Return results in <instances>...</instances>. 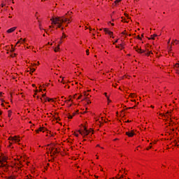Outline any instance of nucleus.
<instances>
[{"instance_id": "f257e3e1", "label": "nucleus", "mask_w": 179, "mask_h": 179, "mask_svg": "<svg viewBox=\"0 0 179 179\" xmlns=\"http://www.w3.org/2000/svg\"><path fill=\"white\" fill-rule=\"evenodd\" d=\"M83 130H84L83 133L80 130H79L78 131L79 134L81 135L88 136V134H90L92 131V130L88 131L86 127H83Z\"/></svg>"}, {"instance_id": "f03ea898", "label": "nucleus", "mask_w": 179, "mask_h": 179, "mask_svg": "<svg viewBox=\"0 0 179 179\" xmlns=\"http://www.w3.org/2000/svg\"><path fill=\"white\" fill-rule=\"evenodd\" d=\"M45 96H46V94H43L42 95V97H43L42 100H44L45 101H54V100H52V99H50Z\"/></svg>"}, {"instance_id": "7ed1b4c3", "label": "nucleus", "mask_w": 179, "mask_h": 179, "mask_svg": "<svg viewBox=\"0 0 179 179\" xmlns=\"http://www.w3.org/2000/svg\"><path fill=\"white\" fill-rule=\"evenodd\" d=\"M87 96H89V94L87 92H84L85 97L83 99V100H86L87 104H90V103H92V102H90V101H89V99H87V98H86V97H87Z\"/></svg>"}, {"instance_id": "20e7f679", "label": "nucleus", "mask_w": 179, "mask_h": 179, "mask_svg": "<svg viewBox=\"0 0 179 179\" xmlns=\"http://www.w3.org/2000/svg\"><path fill=\"white\" fill-rule=\"evenodd\" d=\"M9 139H10V141H15V143H19L20 141V140L17 138V136H15L14 137H10Z\"/></svg>"}, {"instance_id": "39448f33", "label": "nucleus", "mask_w": 179, "mask_h": 179, "mask_svg": "<svg viewBox=\"0 0 179 179\" xmlns=\"http://www.w3.org/2000/svg\"><path fill=\"white\" fill-rule=\"evenodd\" d=\"M56 20L57 22V24H62V23H64V19H62V17H57Z\"/></svg>"}, {"instance_id": "423d86ee", "label": "nucleus", "mask_w": 179, "mask_h": 179, "mask_svg": "<svg viewBox=\"0 0 179 179\" xmlns=\"http://www.w3.org/2000/svg\"><path fill=\"white\" fill-rule=\"evenodd\" d=\"M126 134L128 137L132 138L135 135V133L133 131H131L127 132Z\"/></svg>"}, {"instance_id": "0eeeda50", "label": "nucleus", "mask_w": 179, "mask_h": 179, "mask_svg": "<svg viewBox=\"0 0 179 179\" xmlns=\"http://www.w3.org/2000/svg\"><path fill=\"white\" fill-rule=\"evenodd\" d=\"M159 115L161 116L162 119L164 117V120H167V118H169V117L167 116V113H159Z\"/></svg>"}, {"instance_id": "6e6552de", "label": "nucleus", "mask_w": 179, "mask_h": 179, "mask_svg": "<svg viewBox=\"0 0 179 179\" xmlns=\"http://www.w3.org/2000/svg\"><path fill=\"white\" fill-rule=\"evenodd\" d=\"M49 115H51L53 117V119L56 120V121L59 120L60 121L59 117L55 116L52 113H47L48 117H49Z\"/></svg>"}, {"instance_id": "1a4fd4ad", "label": "nucleus", "mask_w": 179, "mask_h": 179, "mask_svg": "<svg viewBox=\"0 0 179 179\" xmlns=\"http://www.w3.org/2000/svg\"><path fill=\"white\" fill-rule=\"evenodd\" d=\"M15 30H16V27L8 29L7 33H13V31H15Z\"/></svg>"}, {"instance_id": "9d476101", "label": "nucleus", "mask_w": 179, "mask_h": 179, "mask_svg": "<svg viewBox=\"0 0 179 179\" xmlns=\"http://www.w3.org/2000/svg\"><path fill=\"white\" fill-rule=\"evenodd\" d=\"M50 20L52 22V24H57V23H58V22H57V17L52 18Z\"/></svg>"}, {"instance_id": "9b49d317", "label": "nucleus", "mask_w": 179, "mask_h": 179, "mask_svg": "<svg viewBox=\"0 0 179 179\" xmlns=\"http://www.w3.org/2000/svg\"><path fill=\"white\" fill-rule=\"evenodd\" d=\"M45 130V129L44 127H39V129L38 130H36V133H38L39 131H43L44 132Z\"/></svg>"}, {"instance_id": "f8f14e48", "label": "nucleus", "mask_w": 179, "mask_h": 179, "mask_svg": "<svg viewBox=\"0 0 179 179\" xmlns=\"http://www.w3.org/2000/svg\"><path fill=\"white\" fill-rule=\"evenodd\" d=\"M136 51L137 52H138L139 54H143V52H145V50H142L140 49V48L136 49Z\"/></svg>"}, {"instance_id": "ddd939ff", "label": "nucleus", "mask_w": 179, "mask_h": 179, "mask_svg": "<svg viewBox=\"0 0 179 179\" xmlns=\"http://www.w3.org/2000/svg\"><path fill=\"white\" fill-rule=\"evenodd\" d=\"M62 19H63L64 23H66V22H69L70 23L71 20L68 18H65L64 17H62Z\"/></svg>"}, {"instance_id": "4468645a", "label": "nucleus", "mask_w": 179, "mask_h": 179, "mask_svg": "<svg viewBox=\"0 0 179 179\" xmlns=\"http://www.w3.org/2000/svg\"><path fill=\"white\" fill-rule=\"evenodd\" d=\"M155 37H157V34L151 35L150 40H155Z\"/></svg>"}, {"instance_id": "2eb2a0df", "label": "nucleus", "mask_w": 179, "mask_h": 179, "mask_svg": "<svg viewBox=\"0 0 179 179\" xmlns=\"http://www.w3.org/2000/svg\"><path fill=\"white\" fill-rule=\"evenodd\" d=\"M3 167L6 168V165L3 162H0V168H3Z\"/></svg>"}, {"instance_id": "dca6fc26", "label": "nucleus", "mask_w": 179, "mask_h": 179, "mask_svg": "<svg viewBox=\"0 0 179 179\" xmlns=\"http://www.w3.org/2000/svg\"><path fill=\"white\" fill-rule=\"evenodd\" d=\"M6 162V158L5 157H3V159H1V160H0V163H3Z\"/></svg>"}, {"instance_id": "f3484780", "label": "nucleus", "mask_w": 179, "mask_h": 179, "mask_svg": "<svg viewBox=\"0 0 179 179\" xmlns=\"http://www.w3.org/2000/svg\"><path fill=\"white\" fill-rule=\"evenodd\" d=\"M103 31H105L106 34H108L110 30H108V29H107V28H105V29H103Z\"/></svg>"}, {"instance_id": "a211bd4d", "label": "nucleus", "mask_w": 179, "mask_h": 179, "mask_svg": "<svg viewBox=\"0 0 179 179\" xmlns=\"http://www.w3.org/2000/svg\"><path fill=\"white\" fill-rule=\"evenodd\" d=\"M152 54V51H148V52L145 53V55H147L148 57H149V55H150Z\"/></svg>"}, {"instance_id": "6ab92c4d", "label": "nucleus", "mask_w": 179, "mask_h": 179, "mask_svg": "<svg viewBox=\"0 0 179 179\" xmlns=\"http://www.w3.org/2000/svg\"><path fill=\"white\" fill-rule=\"evenodd\" d=\"M19 43H24V39L22 40V38L17 42V44H19Z\"/></svg>"}, {"instance_id": "aec40b11", "label": "nucleus", "mask_w": 179, "mask_h": 179, "mask_svg": "<svg viewBox=\"0 0 179 179\" xmlns=\"http://www.w3.org/2000/svg\"><path fill=\"white\" fill-rule=\"evenodd\" d=\"M122 0H115V5H117V3H120V2H121Z\"/></svg>"}, {"instance_id": "412c9836", "label": "nucleus", "mask_w": 179, "mask_h": 179, "mask_svg": "<svg viewBox=\"0 0 179 179\" xmlns=\"http://www.w3.org/2000/svg\"><path fill=\"white\" fill-rule=\"evenodd\" d=\"M59 50V45L57 48H55V52H57Z\"/></svg>"}, {"instance_id": "4be33fe9", "label": "nucleus", "mask_w": 179, "mask_h": 179, "mask_svg": "<svg viewBox=\"0 0 179 179\" xmlns=\"http://www.w3.org/2000/svg\"><path fill=\"white\" fill-rule=\"evenodd\" d=\"M57 153H58V151L56 148V150L55 151H53L52 155H57Z\"/></svg>"}, {"instance_id": "5701e85b", "label": "nucleus", "mask_w": 179, "mask_h": 179, "mask_svg": "<svg viewBox=\"0 0 179 179\" xmlns=\"http://www.w3.org/2000/svg\"><path fill=\"white\" fill-rule=\"evenodd\" d=\"M49 150H50V153H52V152L54 150V148H49Z\"/></svg>"}, {"instance_id": "b1692460", "label": "nucleus", "mask_w": 179, "mask_h": 179, "mask_svg": "<svg viewBox=\"0 0 179 179\" xmlns=\"http://www.w3.org/2000/svg\"><path fill=\"white\" fill-rule=\"evenodd\" d=\"M58 24L57 27H59V29H60V27H62V24Z\"/></svg>"}, {"instance_id": "393cba45", "label": "nucleus", "mask_w": 179, "mask_h": 179, "mask_svg": "<svg viewBox=\"0 0 179 179\" xmlns=\"http://www.w3.org/2000/svg\"><path fill=\"white\" fill-rule=\"evenodd\" d=\"M36 99L41 100V101H43V98H40V96H36Z\"/></svg>"}, {"instance_id": "a878e982", "label": "nucleus", "mask_w": 179, "mask_h": 179, "mask_svg": "<svg viewBox=\"0 0 179 179\" xmlns=\"http://www.w3.org/2000/svg\"><path fill=\"white\" fill-rule=\"evenodd\" d=\"M7 179H15V178L13 176H9Z\"/></svg>"}, {"instance_id": "bb28decb", "label": "nucleus", "mask_w": 179, "mask_h": 179, "mask_svg": "<svg viewBox=\"0 0 179 179\" xmlns=\"http://www.w3.org/2000/svg\"><path fill=\"white\" fill-rule=\"evenodd\" d=\"M108 34L109 36H111V35L113 34V31H109V32L108 33Z\"/></svg>"}, {"instance_id": "cd10ccee", "label": "nucleus", "mask_w": 179, "mask_h": 179, "mask_svg": "<svg viewBox=\"0 0 179 179\" xmlns=\"http://www.w3.org/2000/svg\"><path fill=\"white\" fill-rule=\"evenodd\" d=\"M15 56H16V54H12V55H10V57H12V58H15Z\"/></svg>"}, {"instance_id": "c85d7f7f", "label": "nucleus", "mask_w": 179, "mask_h": 179, "mask_svg": "<svg viewBox=\"0 0 179 179\" xmlns=\"http://www.w3.org/2000/svg\"><path fill=\"white\" fill-rule=\"evenodd\" d=\"M67 117H68L69 119H72L73 118L72 115H68Z\"/></svg>"}, {"instance_id": "c756f323", "label": "nucleus", "mask_w": 179, "mask_h": 179, "mask_svg": "<svg viewBox=\"0 0 179 179\" xmlns=\"http://www.w3.org/2000/svg\"><path fill=\"white\" fill-rule=\"evenodd\" d=\"M107 99H108V103H111V100H110V98L108 97Z\"/></svg>"}, {"instance_id": "7c9ffc66", "label": "nucleus", "mask_w": 179, "mask_h": 179, "mask_svg": "<svg viewBox=\"0 0 179 179\" xmlns=\"http://www.w3.org/2000/svg\"><path fill=\"white\" fill-rule=\"evenodd\" d=\"M37 92H38V90H36V93L34 94V97H35L36 95L37 94Z\"/></svg>"}, {"instance_id": "2f4dec72", "label": "nucleus", "mask_w": 179, "mask_h": 179, "mask_svg": "<svg viewBox=\"0 0 179 179\" xmlns=\"http://www.w3.org/2000/svg\"><path fill=\"white\" fill-rule=\"evenodd\" d=\"M80 99H82V95H80L78 98V100H80Z\"/></svg>"}, {"instance_id": "473e14b6", "label": "nucleus", "mask_w": 179, "mask_h": 179, "mask_svg": "<svg viewBox=\"0 0 179 179\" xmlns=\"http://www.w3.org/2000/svg\"><path fill=\"white\" fill-rule=\"evenodd\" d=\"M65 37H66V36H65V34H63V36L62 37V38H65Z\"/></svg>"}, {"instance_id": "72a5a7b5", "label": "nucleus", "mask_w": 179, "mask_h": 179, "mask_svg": "<svg viewBox=\"0 0 179 179\" xmlns=\"http://www.w3.org/2000/svg\"><path fill=\"white\" fill-rule=\"evenodd\" d=\"M31 71L33 73V72H34V71H36V69H31Z\"/></svg>"}, {"instance_id": "f704fd0d", "label": "nucleus", "mask_w": 179, "mask_h": 179, "mask_svg": "<svg viewBox=\"0 0 179 179\" xmlns=\"http://www.w3.org/2000/svg\"><path fill=\"white\" fill-rule=\"evenodd\" d=\"M86 52H87V55H89V50H87Z\"/></svg>"}, {"instance_id": "c9c22d12", "label": "nucleus", "mask_w": 179, "mask_h": 179, "mask_svg": "<svg viewBox=\"0 0 179 179\" xmlns=\"http://www.w3.org/2000/svg\"><path fill=\"white\" fill-rule=\"evenodd\" d=\"M104 94H105L106 97H107V99H108V96H107V93L105 92Z\"/></svg>"}, {"instance_id": "e433bc0d", "label": "nucleus", "mask_w": 179, "mask_h": 179, "mask_svg": "<svg viewBox=\"0 0 179 179\" xmlns=\"http://www.w3.org/2000/svg\"><path fill=\"white\" fill-rule=\"evenodd\" d=\"M152 148V146H149L148 148H147V150H149V149Z\"/></svg>"}, {"instance_id": "4c0bfd02", "label": "nucleus", "mask_w": 179, "mask_h": 179, "mask_svg": "<svg viewBox=\"0 0 179 179\" xmlns=\"http://www.w3.org/2000/svg\"><path fill=\"white\" fill-rule=\"evenodd\" d=\"M10 116H11V113H8V117H10Z\"/></svg>"}, {"instance_id": "58836bf2", "label": "nucleus", "mask_w": 179, "mask_h": 179, "mask_svg": "<svg viewBox=\"0 0 179 179\" xmlns=\"http://www.w3.org/2000/svg\"><path fill=\"white\" fill-rule=\"evenodd\" d=\"M131 97H135V94H131Z\"/></svg>"}, {"instance_id": "ea45409f", "label": "nucleus", "mask_w": 179, "mask_h": 179, "mask_svg": "<svg viewBox=\"0 0 179 179\" xmlns=\"http://www.w3.org/2000/svg\"><path fill=\"white\" fill-rule=\"evenodd\" d=\"M134 108H129L127 110H132Z\"/></svg>"}, {"instance_id": "a19ab883", "label": "nucleus", "mask_w": 179, "mask_h": 179, "mask_svg": "<svg viewBox=\"0 0 179 179\" xmlns=\"http://www.w3.org/2000/svg\"><path fill=\"white\" fill-rule=\"evenodd\" d=\"M137 38H138V40H141V36H138Z\"/></svg>"}, {"instance_id": "79ce46f5", "label": "nucleus", "mask_w": 179, "mask_h": 179, "mask_svg": "<svg viewBox=\"0 0 179 179\" xmlns=\"http://www.w3.org/2000/svg\"><path fill=\"white\" fill-rule=\"evenodd\" d=\"M75 136H76V137H78V136H79V134H76Z\"/></svg>"}, {"instance_id": "37998d69", "label": "nucleus", "mask_w": 179, "mask_h": 179, "mask_svg": "<svg viewBox=\"0 0 179 179\" xmlns=\"http://www.w3.org/2000/svg\"><path fill=\"white\" fill-rule=\"evenodd\" d=\"M120 47H122V48H124V46L122 45V44H120Z\"/></svg>"}, {"instance_id": "c03bdc74", "label": "nucleus", "mask_w": 179, "mask_h": 179, "mask_svg": "<svg viewBox=\"0 0 179 179\" xmlns=\"http://www.w3.org/2000/svg\"><path fill=\"white\" fill-rule=\"evenodd\" d=\"M2 8H3V6H5V4H3V3H2Z\"/></svg>"}, {"instance_id": "a18cd8bd", "label": "nucleus", "mask_w": 179, "mask_h": 179, "mask_svg": "<svg viewBox=\"0 0 179 179\" xmlns=\"http://www.w3.org/2000/svg\"><path fill=\"white\" fill-rule=\"evenodd\" d=\"M33 87H36V85L33 84L32 85Z\"/></svg>"}, {"instance_id": "49530a36", "label": "nucleus", "mask_w": 179, "mask_h": 179, "mask_svg": "<svg viewBox=\"0 0 179 179\" xmlns=\"http://www.w3.org/2000/svg\"><path fill=\"white\" fill-rule=\"evenodd\" d=\"M171 48H172V47H171V46H170V48H169L170 51H171Z\"/></svg>"}, {"instance_id": "de8ad7c7", "label": "nucleus", "mask_w": 179, "mask_h": 179, "mask_svg": "<svg viewBox=\"0 0 179 179\" xmlns=\"http://www.w3.org/2000/svg\"><path fill=\"white\" fill-rule=\"evenodd\" d=\"M2 96V92H0V97Z\"/></svg>"}, {"instance_id": "09e8293b", "label": "nucleus", "mask_w": 179, "mask_h": 179, "mask_svg": "<svg viewBox=\"0 0 179 179\" xmlns=\"http://www.w3.org/2000/svg\"><path fill=\"white\" fill-rule=\"evenodd\" d=\"M174 41H177L178 43H179V41H178L177 39H176Z\"/></svg>"}, {"instance_id": "8fccbe9b", "label": "nucleus", "mask_w": 179, "mask_h": 179, "mask_svg": "<svg viewBox=\"0 0 179 179\" xmlns=\"http://www.w3.org/2000/svg\"><path fill=\"white\" fill-rule=\"evenodd\" d=\"M170 40H171V39H169V41H168V44H170Z\"/></svg>"}, {"instance_id": "3c124183", "label": "nucleus", "mask_w": 179, "mask_h": 179, "mask_svg": "<svg viewBox=\"0 0 179 179\" xmlns=\"http://www.w3.org/2000/svg\"><path fill=\"white\" fill-rule=\"evenodd\" d=\"M83 113H89L88 111L85 110Z\"/></svg>"}, {"instance_id": "603ef678", "label": "nucleus", "mask_w": 179, "mask_h": 179, "mask_svg": "<svg viewBox=\"0 0 179 179\" xmlns=\"http://www.w3.org/2000/svg\"><path fill=\"white\" fill-rule=\"evenodd\" d=\"M39 92H43V90H42V89H41V90H39Z\"/></svg>"}, {"instance_id": "864d4df0", "label": "nucleus", "mask_w": 179, "mask_h": 179, "mask_svg": "<svg viewBox=\"0 0 179 179\" xmlns=\"http://www.w3.org/2000/svg\"><path fill=\"white\" fill-rule=\"evenodd\" d=\"M115 43H118V40H116Z\"/></svg>"}, {"instance_id": "5fc2aeb1", "label": "nucleus", "mask_w": 179, "mask_h": 179, "mask_svg": "<svg viewBox=\"0 0 179 179\" xmlns=\"http://www.w3.org/2000/svg\"><path fill=\"white\" fill-rule=\"evenodd\" d=\"M59 44H62V41H60Z\"/></svg>"}, {"instance_id": "6e6d98bb", "label": "nucleus", "mask_w": 179, "mask_h": 179, "mask_svg": "<svg viewBox=\"0 0 179 179\" xmlns=\"http://www.w3.org/2000/svg\"><path fill=\"white\" fill-rule=\"evenodd\" d=\"M116 48H120V46H116Z\"/></svg>"}, {"instance_id": "4d7b16f0", "label": "nucleus", "mask_w": 179, "mask_h": 179, "mask_svg": "<svg viewBox=\"0 0 179 179\" xmlns=\"http://www.w3.org/2000/svg\"><path fill=\"white\" fill-rule=\"evenodd\" d=\"M111 25H112V26H114V23H112Z\"/></svg>"}, {"instance_id": "13d9d810", "label": "nucleus", "mask_w": 179, "mask_h": 179, "mask_svg": "<svg viewBox=\"0 0 179 179\" xmlns=\"http://www.w3.org/2000/svg\"><path fill=\"white\" fill-rule=\"evenodd\" d=\"M51 27H52L51 26H49V29H51Z\"/></svg>"}, {"instance_id": "bf43d9fd", "label": "nucleus", "mask_w": 179, "mask_h": 179, "mask_svg": "<svg viewBox=\"0 0 179 179\" xmlns=\"http://www.w3.org/2000/svg\"><path fill=\"white\" fill-rule=\"evenodd\" d=\"M2 115V113H0V116Z\"/></svg>"}, {"instance_id": "052dcab7", "label": "nucleus", "mask_w": 179, "mask_h": 179, "mask_svg": "<svg viewBox=\"0 0 179 179\" xmlns=\"http://www.w3.org/2000/svg\"><path fill=\"white\" fill-rule=\"evenodd\" d=\"M11 9H12V10H13V7H11Z\"/></svg>"}, {"instance_id": "680f3d73", "label": "nucleus", "mask_w": 179, "mask_h": 179, "mask_svg": "<svg viewBox=\"0 0 179 179\" xmlns=\"http://www.w3.org/2000/svg\"><path fill=\"white\" fill-rule=\"evenodd\" d=\"M121 178H123V176H121Z\"/></svg>"}, {"instance_id": "e2e57ef3", "label": "nucleus", "mask_w": 179, "mask_h": 179, "mask_svg": "<svg viewBox=\"0 0 179 179\" xmlns=\"http://www.w3.org/2000/svg\"><path fill=\"white\" fill-rule=\"evenodd\" d=\"M43 91L45 92V89H44Z\"/></svg>"}, {"instance_id": "0e129e2a", "label": "nucleus", "mask_w": 179, "mask_h": 179, "mask_svg": "<svg viewBox=\"0 0 179 179\" xmlns=\"http://www.w3.org/2000/svg\"><path fill=\"white\" fill-rule=\"evenodd\" d=\"M37 13H38V12L36 13V15H37Z\"/></svg>"}, {"instance_id": "69168bd1", "label": "nucleus", "mask_w": 179, "mask_h": 179, "mask_svg": "<svg viewBox=\"0 0 179 179\" xmlns=\"http://www.w3.org/2000/svg\"><path fill=\"white\" fill-rule=\"evenodd\" d=\"M62 30H64V28H62Z\"/></svg>"}, {"instance_id": "338daca9", "label": "nucleus", "mask_w": 179, "mask_h": 179, "mask_svg": "<svg viewBox=\"0 0 179 179\" xmlns=\"http://www.w3.org/2000/svg\"><path fill=\"white\" fill-rule=\"evenodd\" d=\"M112 179H115V178H113Z\"/></svg>"}, {"instance_id": "774afa93", "label": "nucleus", "mask_w": 179, "mask_h": 179, "mask_svg": "<svg viewBox=\"0 0 179 179\" xmlns=\"http://www.w3.org/2000/svg\"><path fill=\"white\" fill-rule=\"evenodd\" d=\"M118 114H119V113H117V115H118Z\"/></svg>"}]
</instances>
